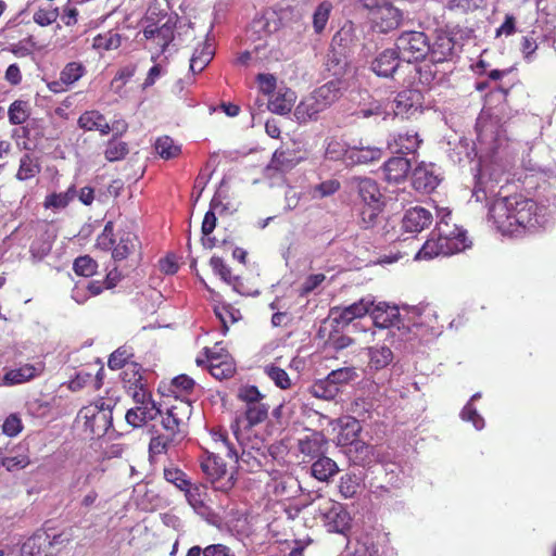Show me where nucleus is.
<instances>
[{
  "label": "nucleus",
  "instance_id": "obj_1",
  "mask_svg": "<svg viewBox=\"0 0 556 556\" xmlns=\"http://www.w3.org/2000/svg\"><path fill=\"white\" fill-rule=\"evenodd\" d=\"M458 149L464 150L465 157L472 161L478 157L476 185L472 198L476 202L488 199L494 192V184L500 182L510 161L506 152L508 144L503 131L492 121L480 116L477 121V142L469 150V142L460 140Z\"/></svg>",
  "mask_w": 556,
  "mask_h": 556
},
{
  "label": "nucleus",
  "instance_id": "obj_2",
  "mask_svg": "<svg viewBox=\"0 0 556 556\" xmlns=\"http://www.w3.org/2000/svg\"><path fill=\"white\" fill-rule=\"evenodd\" d=\"M541 208L531 199L521 195L496 198L489 208L490 219L504 236H521L545 222Z\"/></svg>",
  "mask_w": 556,
  "mask_h": 556
},
{
  "label": "nucleus",
  "instance_id": "obj_3",
  "mask_svg": "<svg viewBox=\"0 0 556 556\" xmlns=\"http://www.w3.org/2000/svg\"><path fill=\"white\" fill-rule=\"evenodd\" d=\"M238 399L243 404V412L236 417L235 422L231 425V430L241 446L243 440L242 431L265 421L268 416L269 406L264 402L265 396L254 386L241 387L238 390Z\"/></svg>",
  "mask_w": 556,
  "mask_h": 556
},
{
  "label": "nucleus",
  "instance_id": "obj_4",
  "mask_svg": "<svg viewBox=\"0 0 556 556\" xmlns=\"http://www.w3.org/2000/svg\"><path fill=\"white\" fill-rule=\"evenodd\" d=\"M312 506L328 531L344 534L351 528V516L341 503L319 495Z\"/></svg>",
  "mask_w": 556,
  "mask_h": 556
},
{
  "label": "nucleus",
  "instance_id": "obj_5",
  "mask_svg": "<svg viewBox=\"0 0 556 556\" xmlns=\"http://www.w3.org/2000/svg\"><path fill=\"white\" fill-rule=\"evenodd\" d=\"M438 223L435 236L446 245L452 254L462 252L470 247L466 231L455 224H451V211L447 207L437 208Z\"/></svg>",
  "mask_w": 556,
  "mask_h": 556
},
{
  "label": "nucleus",
  "instance_id": "obj_6",
  "mask_svg": "<svg viewBox=\"0 0 556 556\" xmlns=\"http://www.w3.org/2000/svg\"><path fill=\"white\" fill-rule=\"evenodd\" d=\"M78 418L84 420L85 430L92 437H103L112 426V410L109 404L99 400L80 409Z\"/></svg>",
  "mask_w": 556,
  "mask_h": 556
},
{
  "label": "nucleus",
  "instance_id": "obj_7",
  "mask_svg": "<svg viewBox=\"0 0 556 556\" xmlns=\"http://www.w3.org/2000/svg\"><path fill=\"white\" fill-rule=\"evenodd\" d=\"M192 414L190 402L179 401L167 408L162 416V427L166 434L182 441L187 435V422Z\"/></svg>",
  "mask_w": 556,
  "mask_h": 556
},
{
  "label": "nucleus",
  "instance_id": "obj_8",
  "mask_svg": "<svg viewBox=\"0 0 556 556\" xmlns=\"http://www.w3.org/2000/svg\"><path fill=\"white\" fill-rule=\"evenodd\" d=\"M401 60L410 63L424 60L430 51L428 37L421 31H404L396 39Z\"/></svg>",
  "mask_w": 556,
  "mask_h": 556
},
{
  "label": "nucleus",
  "instance_id": "obj_9",
  "mask_svg": "<svg viewBox=\"0 0 556 556\" xmlns=\"http://www.w3.org/2000/svg\"><path fill=\"white\" fill-rule=\"evenodd\" d=\"M201 468L215 490L228 492L235 485V473L226 468L222 457L215 454L207 455L202 460Z\"/></svg>",
  "mask_w": 556,
  "mask_h": 556
},
{
  "label": "nucleus",
  "instance_id": "obj_10",
  "mask_svg": "<svg viewBox=\"0 0 556 556\" xmlns=\"http://www.w3.org/2000/svg\"><path fill=\"white\" fill-rule=\"evenodd\" d=\"M376 327L379 328H409L408 312L405 314L400 312L396 305H390L386 302L375 303L368 313Z\"/></svg>",
  "mask_w": 556,
  "mask_h": 556
},
{
  "label": "nucleus",
  "instance_id": "obj_11",
  "mask_svg": "<svg viewBox=\"0 0 556 556\" xmlns=\"http://www.w3.org/2000/svg\"><path fill=\"white\" fill-rule=\"evenodd\" d=\"M176 18L167 17L162 25L149 24L143 29V36L149 41L148 48L156 49L157 56L166 51L175 37Z\"/></svg>",
  "mask_w": 556,
  "mask_h": 556
},
{
  "label": "nucleus",
  "instance_id": "obj_12",
  "mask_svg": "<svg viewBox=\"0 0 556 556\" xmlns=\"http://www.w3.org/2000/svg\"><path fill=\"white\" fill-rule=\"evenodd\" d=\"M370 21L377 31L387 34L401 25L403 13L391 2L387 1L384 5L374 11Z\"/></svg>",
  "mask_w": 556,
  "mask_h": 556
},
{
  "label": "nucleus",
  "instance_id": "obj_13",
  "mask_svg": "<svg viewBox=\"0 0 556 556\" xmlns=\"http://www.w3.org/2000/svg\"><path fill=\"white\" fill-rule=\"evenodd\" d=\"M299 488L300 484L294 477L276 472L266 482L265 491L269 497L282 500L292 497Z\"/></svg>",
  "mask_w": 556,
  "mask_h": 556
},
{
  "label": "nucleus",
  "instance_id": "obj_14",
  "mask_svg": "<svg viewBox=\"0 0 556 556\" xmlns=\"http://www.w3.org/2000/svg\"><path fill=\"white\" fill-rule=\"evenodd\" d=\"M361 429L362 427L356 418L346 417L342 419L338 441L341 445H354L356 451L364 454L362 462H367L371 447L362 441H356V437L361 432Z\"/></svg>",
  "mask_w": 556,
  "mask_h": 556
},
{
  "label": "nucleus",
  "instance_id": "obj_15",
  "mask_svg": "<svg viewBox=\"0 0 556 556\" xmlns=\"http://www.w3.org/2000/svg\"><path fill=\"white\" fill-rule=\"evenodd\" d=\"M374 305L371 296L361 299L348 306H336L330 309V317L337 324L348 325L355 318H361L369 313L370 307Z\"/></svg>",
  "mask_w": 556,
  "mask_h": 556
},
{
  "label": "nucleus",
  "instance_id": "obj_16",
  "mask_svg": "<svg viewBox=\"0 0 556 556\" xmlns=\"http://www.w3.org/2000/svg\"><path fill=\"white\" fill-rule=\"evenodd\" d=\"M413 186L424 192L433 191L440 184V170L432 163L421 162L413 170Z\"/></svg>",
  "mask_w": 556,
  "mask_h": 556
},
{
  "label": "nucleus",
  "instance_id": "obj_17",
  "mask_svg": "<svg viewBox=\"0 0 556 556\" xmlns=\"http://www.w3.org/2000/svg\"><path fill=\"white\" fill-rule=\"evenodd\" d=\"M394 104L395 116L409 117L421 109L422 94L416 89L402 90L394 99Z\"/></svg>",
  "mask_w": 556,
  "mask_h": 556
},
{
  "label": "nucleus",
  "instance_id": "obj_18",
  "mask_svg": "<svg viewBox=\"0 0 556 556\" xmlns=\"http://www.w3.org/2000/svg\"><path fill=\"white\" fill-rule=\"evenodd\" d=\"M433 220L432 213L421 206L407 210L402 218V228L407 233H417L429 227Z\"/></svg>",
  "mask_w": 556,
  "mask_h": 556
},
{
  "label": "nucleus",
  "instance_id": "obj_19",
  "mask_svg": "<svg viewBox=\"0 0 556 556\" xmlns=\"http://www.w3.org/2000/svg\"><path fill=\"white\" fill-rule=\"evenodd\" d=\"M45 369V365L39 362L36 364H24L18 368L8 370L2 378L3 384L15 386L28 382L40 376Z\"/></svg>",
  "mask_w": 556,
  "mask_h": 556
},
{
  "label": "nucleus",
  "instance_id": "obj_20",
  "mask_svg": "<svg viewBox=\"0 0 556 556\" xmlns=\"http://www.w3.org/2000/svg\"><path fill=\"white\" fill-rule=\"evenodd\" d=\"M401 55L396 49H386L371 63V70L381 77H390L400 65Z\"/></svg>",
  "mask_w": 556,
  "mask_h": 556
},
{
  "label": "nucleus",
  "instance_id": "obj_21",
  "mask_svg": "<svg viewBox=\"0 0 556 556\" xmlns=\"http://www.w3.org/2000/svg\"><path fill=\"white\" fill-rule=\"evenodd\" d=\"M366 98H363V102H359L357 109L353 113L358 118H370L372 116H379L386 121L391 114L387 111L384 102L374 99L368 92H365Z\"/></svg>",
  "mask_w": 556,
  "mask_h": 556
},
{
  "label": "nucleus",
  "instance_id": "obj_22",
  "mask_svg": "<svg viewBox=\"0 0 556 556\" xmlns=\"http://www.w3.org/2000/svg\"><path fill=\"white\" fill-rule=\"evenodd\" d=\"M140 248L138 237L130 231H123L118 235V241L115 243L112 257L114 261H123L135 254Z\"/></svg>",
  "mask_w": 556,
  "mask_h": 556
},
{
  "label": "nucleus",
  "instance_id": "obj_23",
  "mask_svg": "<svg viewBox=\"0 0 556 556\" xmlns=\"http://www.w3.org/2000/svg\"><path fill=\"white\" fill-rule=\"evenodd\" d=\"M325 110L324 105L312 92L296 105L294 116L298 122L306 123L307 121L317 118L319 113Z\"/></svg>",
  "mask_w": 556,
  "mask_h": 556
},
{
  "label": "nucleus",
  "instance_id": "obj_24",
  "mask_svg": "<svg viewBox=\"0 0 556 556\" xmlns=\"http://www.w3.org/2000/svg\"><path fill=\"white\" fill-rule=\"evenodd\" d=\"M410 168V162L402 156L389 159L383 165V175L389 182H401Z\"/></svg>",
  "mask_w": 556,
  "mask_h": 556
},
{
  "label": "nucleus",
  "instance_id": "obj_25",
  "mask_svg": "<svg viewBox=\"0 0 556 556\" xmlns=\"http://www.w3.org/2000/svg\"><path fill=\"white\" fill-rule=\"evenodd\" d=\"M418 134L414 130L399 132L388 142L389 148L396 153H413L419 147Z\"/></svg>",
  "mask_w": 556,
  "mask_h": 556
},
{
  "label": "nucleus",
  "instance_id": "obj_26",
  "mask_svg": "<svg viewBox=\"0 0 556 556\" xmlns=\"http://www.w3.org/2000/svg\"><path fill=\"white\" fill-rule=\"evenodd\" d=\"M78 126L87 131L98 130L101 135H108L111 127L105 117L98 111H86L78 118Z\"/></svg>",
  "mask_w": 556,
  "mask_h": 556
},
{
  "label": "nucleus",
  "instance_id": "obj_27",
  "mask_svg": "<svg viewBox=\"0 0 556 556\" xmlns=\"http://www.w3.org/2000/svg\"><path fill=\"white\" fill-rule=\"evenodd\" d=\"M296 100L295 92L291 89H279L268 102V109L276 114L285 115L291 112Z\"/></svg>",
  "mask_w": 556,
  "mask_h": 556
},
{
  "label": "nucleus",
  "instance_id": "obj_28",
  "mask_svg": "<svg viewBox=\"0 0 556 556\" xmlns=\"http://www.w3.org/2000/svg\"><path fill=\"white\" fill-rule=\"evenodd\" d=\"M185 496L189 505L199 514L207 513L208 494L206 486L201 484H189L185 490Z\"/></svg>",
  "mask_w": 556,
  "mask_h": 556
},
{
  "label": "nucleus",
  "instance_id": "obj_29",
  "mask_svg": "<svg viewBox=\"0 0 556 556\" xmlns=\"http://www.w3.org/2000/svg\"><path fill=\"white\" fill-rule=\"evenodd\" d=\"M86 73V67L79 62H71L65 65L60 74V81L50 84V89L54 92L62 90L61 84L70 86L79 80Z\"/></svg>",
  "mask_w": 556,
  "mask_h": 556
},
{
  "label": "nucleus",
  "instance_id": "obj_30",
  "mask_svg": "<svg viewBox=\"0 0 556 556\" xmlns=\"http://www.w3.org/2000/svg\"><path fill=\"white\" fill-rule=\"evenodd\" d=\"M447 250L446 245H444L438 236H435V232L433 231L432 237L428 239L424 245L417 251L415 254V260L421 261V260H432L433 257L443 255L448 256L452 255L450 251Z\"/></svg>",
  "mask_w": 556,
  "mask_h": 556
},
{
  "label": "nucleus",
  "instance_id": "obj_31",
  "mask_svg": "<svg viewBox=\"0 0 556 556\" xmlns=\"http://www.w3.org/2000/svg\"><path fill=\"white\" fill-rule=\"evenodd\" d=\"M381 149L377 147H352L348 154V165L368 164L380 160Z\"/></svg>",
  "mask_w": 556,
  "mask_h": 556
},
{
  "label": "nucleus",
  "instance_id": "obj_32",
  "mask_svg": "<svg viewBox=\"0 0 556 556\" xmlns=\"http://www.w3.org/2000/svg\"><path fill=\"white\" fill-rule=\"evenodd\" d=\"M213 45L205 40L200 47L195 48L190 59V72L193 74L201 73L213 60Z\"/></svg>",
  "mask_w": 556,
  "mask_h": 556
},
{
  "label": "nucleus",
  "instance_id": "obj_33",
  "mask_svg": "<svg viewBox=\"0 0 556 556\" xmlns=\"http://www.w3.org/2000/svg\"><path fill=\"white\" fill-rule=\"evenodd\" d=\"M134 400L136 406L140 412L141 420L146 424L149 420H153L157 415H161V409L156 406L155 402L151 399V395L146 391H135Z\"/></svg>",
  "mask_w": 556,
  "mask_h": 556
},
{
  "label": "nucleus",
  "instance_id": "obj_34",
  "mask_svg": "<svg viewBox=\"0 0 556 556\" xmlns=\"http://www.w3.org/2000/svg\"><path fill=\"white\" fill-rule=\"evenodd\" d=\"M303 159L304 156L294 150H277L274 153L270 165L273 168L285 173L295 167Z\"/></svg>",
  "mask_w": 556,
  "mask_h": 556
},
{
  "label": "nucleus",
  "instance_id": "obj_35",
  "mask_svg": "<svg viewBox=\"0 0 556 556\" xmlns=\"http://www.w3.org/2000/svg\"><path fill=\"white\" fill-rule=\"evenodd\" d=\"M339 471L334 460L327 456H319L311 466V472L318 481L327 482Z\"/></svg>",
  "mask_w": 556,
  "mask_h": 556
},
{
  "label": "nucleus",
  "instance_id": "obj_36",
  "mask_svg": "<svg viewBox=\"0 0 556 556\" xmlns=\"http://www.w3.org/2000/svg\"><path fill=\"white\" fill-rule=\"evenodd\" d=\"M325 109H328L342 96V86L339 80H330L313 91Z\"/></svg>",
  "mask_w": 556,
  "mask_h": 556
},
{
  "label": "nucleus",
  "instance_id": "obj_37",
  "mask_svg": "<svg viewBox=\"0 0 556 556\" xmlns=\"http://www.w3.org/2000/svg\"><path fill=\"white\" fill-rule=\"evenodd\" d=\"M358 194L362 200V205L383 204L378 185L370 178L359 179Z\"/></svg>",
  "mask_w": 556,
  "mask_h": 556
},
{
  "label": "nucleus",
  "instance_id": "obj_38",
  "mask_svg": "<svg viewBox=\"0 0 556 556\" xmlns=\"http://www.w3.org/2000/svg\"><path fill=\"white\" fill-rule=\"evenodd\" d=\"M212 438L216 443H220L222 447L226 450V455L231 458L233 457L236 463H249V459L251 457L250 453H247L242 448L240 454L239 450L232 443L229 442L227 433L224 430H213Z\"/></svg>",
  "mask_w": 556,
  "mask_h": 556
},
{
  "label": "nucleus",
  "instance_id": "obj_39",
  "mask_svg": "<svg viewBox=\"0 0 556 556\" xmlns=\"http://www.w3.org/2000/svg\"><path fill=\"white\" fill-rule=\"evenodd\" d=\"M206 362L208 363V370L216 379H224L231 377L233 367L230 363L223 361L222 355H217L210 350H206Z\"/></svg>",
  "mask_w": 556,
  "mask_h": 556
},
{
  "label": "nucleus",
  "instance_id": "obj_40",
  "mask_svg": "<svg viewBox=\"0 0 556 556\" xmlns=\"http://www.w3.org/2000/svg\"><path fill=\"white\" fill-rule=\"evenodd\" d=\"M41 170L39 159L33 154L26 153L20 160V166L16 173V179L25 181L36 177Z\"/></svg>",
  "mask_w": 556,
  "mask_h": 556
},
{
  "label": "nucleus",
  "instance_id": "obj_41",
  "mask_svg": "<svg viewBox=\"0 0 556 556\" xmlns=\"http://www.w3.org/2000/svg\"><path fill=\"white\" fill-rule=\"evenodd\" d=\"M369 367L375 370L386 368L393 361V353L386 345L371 346L368 349Z\"/></svg>",
  "mask_w": 556,
  "mask_h": 556
},
{
  "label": "nucleus",
  "instance_id": "obj_42",
  "mask_svg": "<svg viewBox=\"0 0 556 556\" xmlns=\"http://www.w3.org/2000/svg\"><path fill=\"white\" fill-rule=\"evenodd\" d=\"M453 41L447 36H439L437 40L430 45V54L433 62H443L446 60L453 51Z\"/></svg>",
  "mask_w": 556,
  "mask_h": 556
},
{
  "label": "nucleus",
  "instance_id": "obj_43",
  "mask_svg": "<svg viewBox=\"0 0 556 556\" xmlns=\"http://www.w3.org/2000/svg\"><path fill=\"white\" fill-rule=\"evenodd\" d=\"M154 149L157 155L164 160L176 159L181 153V147L168 136H163L156 139Z\"/></svg>",
  "mask_w": 556,
  "mask_h": 556
},
{
  "label": "nucleus",
  "instance_id": "obj_44",
  "mask_svg": "<svg viewBox=\"0 0 556 556\" xmlns=\"http://www.w3.org/2000/svg\"><path fill=\"white\" fill-rule=\"evenodd\" d=\"M178 443H180V441L166 433L154 435L151 438L149 444L150 457L154 458L159 455H162L166 453L170 447L176 446Z\"/></svg>",
  "mask_w": 556,
  "mask_h": 556
},
{
  "label": "nucleus",
  "instance_id": "obj_45",
  "mask_svg": "<svg viewBox=\"0 0 556 556\" xmlns=\"http://www.w3.org/2000/svg\"><path fill=\"white\" fill-rule=\"evenodd\" d=\"M186 556H237V555L227 545L211 544L205 547L194 545L189 548Z\"/></svg>",
  "mask_w": 556,
  "mask_h": 556
},
{
  "label": "nucleus",
  "instance_id": "obj_46",
  "mask_svg": "<svg viewBox=\"0 0 556 556\" xmlns=\"http://www.w3.org/2000/svg\"><path fill=\"white\" fill-rule=\"evenodd\" d=\"M324 438L319 433H313L309 437H306L305 439L300 441L299 448L300 452L306 456L311 457H319L323 454V446H324Z\"/></svg>",
  "mask_w": 556,
  "mask_h": 556
},
{
  "label": "nucleus",
  "instance_id": "obj_47",
  "mask_svg": "<svg viewBox=\"0 0 556 556\" xmlns=\"http://www.w3.org/2000/svg\"><path fill=\"white\" fill-rule=\"evenodd\" d=\"M121 43V35L110 30L104 34L97 35L92 40V48L98 51H110L119 48Z\"/></svg>",
  "mask_w": 556,
  "mask_h": 556
},
{
  "label": "nucleus",
  "instance_id": "obj_48",
  "mask_svg": "<svg viewBox=\"0 0 556 556\" xmlns=\"http://www.w3.org/2000/svg\"><path fill=\"white\" fill-rule=\"evenodd\" d=\"M340 188V182L336 179H328L318 185L307 188L309 200H320L336 193Z\"/></svg>",
  "mask_w": 556,
  "mask_h": 556
},
{
  "label": "nucleus",
  "instance_id": "obj_49",
  "mask_svg": "<svg viewBox=\"0 0 556 556\" xmlns=\"http://www.w3.org/2000/svg\"><path fill=\"white\" fill-rule=\"evenodd\" d=\"M350 149L346 143L339 138H329L327 140L325 155L332 161L343 160L348 165V154Z\"/></svg>",
  "mask_w": 556,
  "mask_h": 556
},
{
  "label": "nucleus",
  "instance_id": "obj_50",
  "mask_svg": "<svg viewBox=\"0 0 556 556\" xmlns=\"http://www.w3.org/2000/svg\"><path fill=\"white\" fill-rule=\"evenodd\" d=\"M214 312L216 317L222 323L224 333H226V331L228 330L229 325L238 321L241 318L240 311L232 307L229 304L215 306Z\"/></svg>",
  "mask_w": 556,
  "mask_h": 556
},
{
  "label": "nucleus",
  "instance_id": "obj_51",
  "mask_svg": "<svg viewBox=\"0 0 556 556\" xmlns=\"http://www.w3.org/2000/svg\"><path fill=\"white\" fill-rule=\"evenodd\" d=\"M102 289V283L100 281L81 280L75 285L72 291V298L78 304H83L86 302L87 296H79L80 291H87L90 296H93L100 294Z\"/></svg>",
  "mask_w": 556,
  "mask_h": 556
},
{
  "label": "nucleus",
  "instance_id": "obj_52",
  "mask_svg": "<svg viewBox=\"0 0 556 556\" xmlns=\"http://www.w3.org/2000/svg\"><path fill=\"white\" fill-rule=\"evenodd\" d=\"M99 470L96 467H79L74 471L71 489L81 490L89 485L98 476Z\"/></svg>",
  "mask_w": 556,
  "mask_h": 556
},
{
  "label": "nucleus",
  "instance_id": "obj_53",
  "mask_svg": "<svg viewBox=\"0 0 556 556\" xmlns=\"http://www.w3.org/2000/svg\"><path fill=\"white\" fill-rule=\"evenodd\" d=\"M361 488V478L353 472L343 475L340 478L339 491L344 498L354 497Z\"/></svg>",
  "mask_w": 556,
  "mask_h": 556
},
{
  "label": "nucleus",
  "instance_id": "obj_54",
  "mask_svg": "<svg viewBox=\"0 0 556 556\" xmlns=\"http://www.w3.org/2000/svg\"><path fill=\"white\" fill-rule=\"evenodd\" d=\"M123 381L126 383L129 390L142 392L144 391L142 384V376L140 374V367L136 363H130L127 368L123 371Z\"/></svg>",
  "mask_w": 556,
  "mask_h": 556
},
{
  "label": "nucleus",
  "instance_id": "obj_55",
  "mask_svg": "<svg viewBox=\"0 0 556 556\" xmlns=\"http://www.w3.org/2000/svg\"><path fill=\"white\" fill-rule=\"evenodd\" d=\"M29 463V457L26 454L18 453L17 450L13 454L0 456V468L3 467L8 471L24 469Z\"/></svg>",
  "mask_w": 556,
  "mask_h": 556
},
{
  "label": "nucleus",
  "instance_id": "obj_56",
  "mask_svg": "<svg viewBox=\"0 0 556 556\" xmlns=\"http://www.w3.org/2000/svg\"><path fill=\"white\" fill-rule=\"evenodd\" d=\"M481 397L480 393H475L470 401L465 405L463 410L460 412V418L464 421H469L472 424L475 429L481 430L484 428V419L482 416H480L477 412V409L472 405V401H476Z\"/></svg>",
  "mask_w": 556,
  "mask_h": 556
},
{
  "label": "nucleus",
  "instance_id": "obj_57",
  "mask_svg": "<svg viewBox=\"0 0 556 556\" xmlns=\"http://www.w3.org/2000/svg\"><path fill=\"white\" fill-rule=\"evenodd\" d=\"M128 152V144L114 137L108 142L104 156L109 162H116L123 160Z\"/></svg>",
  "mask_w": 556,
  "mask_h": 556
},
{
  "label": "nucleus",
  "instance_id": "obj_58",
  "mask_svg": "<svg viewBox=\"0 0 556 556\" xmlns=\"http://www.w3.org/2000/svg\"><path fill=\"white\" fill-rule=\"evenodd\" d=\"M327 378L340 391L342 386L357 378V372L355 367H342L330 371Z\"/></svg>",
  "mask_w": 556,
  "mask_h": 556
},
{
  "label": "nucleus",
  "instance_id": "obj_59",
  "mask_svg": "<svg viewBox=\"0 0 556 556\" xmlns=\"http://www.w3.org/2000/svg\"><path fill=\"white\" fill-rule=\"evenodd\" d=\"M48 536L45 534L34 535L27 539L22 547L21 555L22 556H47L42 551V545L47 542Z\"/></svg>",
  "mask_w": 556,
  "mask_h": 556
},
{
  "label": "nucleus",
  "instance_id": "obj_60",
  "mask_svg": "<svg viewBox=\"0 0 556 556\" xmlns=\"http://www.w3.org/2000/svg\"><path fill=\"white\" fill-rule=\"evenodd\" d=\"M74 195H75L74 187L68 188L67 191L62 192V193H51L46 197L45 207L46 208H54V210L64 208L74 199Z\"/></svg>",
  "mask_w": 556,
  "mask_h": 556
},
{
  "label": "nucleus",
  "instance_id": "obj_61",
  "mask_svg": "<svg viewBox=\"0 0 556 556\" xmlns=\"http://www.w3.org/2000/svg\"><path fill=\"white\" fill-rule=\"evenodd\" d=\"M9 121L12 125H21L29 116V105L26 101H14L8 111Z\"/></svg>",
  "mask_w": 556,
  "mask_h": 556
},
{
  "label": "nucleus",
  "instance_id": "obj_62",
  "mask_svg": "<svg viewBox=\"0 0 556 556\" xmlns=\"http://www.w3.org/2000/svg\"><path fill=\"white\" fill-rule=\"evenodd\" d=\"M311 392L317 399L333 400L338 395L339 390L328 381V378L326 377L325 379L316 381L312 386Z\"/></svg>",
  "mask_w": 556,
  "mask_h": 556
},
{
  "label": "nucleus",
  "instance_id": "obj_63",
  "mask_svg": "<svg viewBox=\"0 0 556 556\" xmlns=\"http://www.w3.org/2000/svg\"><path fill=\"white\" fill-rule=\"evenodd\" d=\"M331 11H332V4L329 1H323L316 8V10L313 14V27L317 34L321 33L325 29Z\"/></svg>",
  "mask_w": 556,
  "mask_h": 556
},
{
  "label": "nucleus",
  "instance_id": "obj_64",
  "mask_svg": "<svg viewBox=\"0 0 556 556\" xmlns=\"http://www.w3.org/2000/svg\"><path fill=\"white\" fill-rule=\"evenodd\" d=\"M210 264L216 275H218L226 283L231 285L235 290H238L237 282L239 278L231 275L230 268L225 264L223 258L213 256Z\"/></svg>",
  "mask_w": 556,
  "mask_h": 556
}]
</instances>
